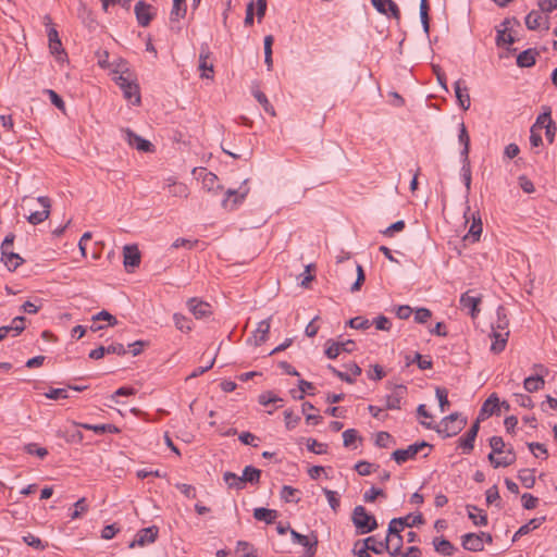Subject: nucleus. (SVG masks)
I'll list each match as a JSON object with an SVG mask.
<instances>
[{
  "label": "nucleus",
  "instance_id": "nucleus-10",
  "mask_svg": "<svg viewBox=\"0 0 557 557\" xmlns=\"http://www.w3.org/2000/svg\"><path fill=\"white\" fill-rule=\"evenodd\" d=\"M158 533L159 529L156 525L141 529L136 534L134 541L129 543L128 547L134 548L135 546H145L146 544L153 543L158 537Z\"/></svg>",
  "mask_w": 557,
  "mask_h": 557
},
{
  "label": "nucleus",
  "instance_id": "nucleus-1",
  "mask_svg": "<svg viewBox=\"0 0 557 557\" xmlns=\"http://www.w3.org/2000/svg\"><path fill=\"white\" fill-rule=\"evenodd\" d=\"M490 446L492 451L487 458L494 468H506L515 463L517 456L512 447L505 449L506 444L500 436H493L490 438Z\"/></svg>",
  "mask_w": 557,
  "mask_h": 557
},
{
  "label": "nucleus",
  "instance_id": "nucleus-45",
  "mask_svg": "<svg viewBox=\"0 0 557 557\" xmlns=\"http://www.w3.org/2000/svg\"><path fill=\"white\" fill-rule=\"evenodd\" d=\"M223 480L227 484L230 488H236V490H243L244 484L240 482L242 476H238L237 474L226 471L223 474Z\"/></svg>",
  "mask_w": 557,
  "mask_h": 557
},
{
  "label": "nucleus",
  "instance_id": "nucleus-61",
  "mask_svg": "<svg viewBox=\"0 0 557 557\" xmlns=\"http://www.w3.org/2000/svg\"><path fill=\"white\" fill-rule=\"evenodd\" d=\"M432 317V312L428 308H418L414 312V321L420 324H424Z\"/></svg>",
  "mask_w": 557,
  "mask_h": 557
},
{
  "label": "nucleus",
  "instance_id": "nucleus-16",
  "mask_svg": "<svg viewBox=\"0 0 557 557\" xmlns=\"http://www.w3.org/2000/svg\"><path fill=\"white\" fill-rule=\"evenodd\" d=\"M249 189L240 187L239 189H227L226 198L223 200L222 206L225 209L234 210L239 203L243 202Z\"/></svg>",
  "mask_w": 557,
  "mask_h": 557
},
{
  "label": "nucleus",
  "instance_id": "nucleus-2",
  "mask_svg": "<svg viewBox=\"0 0 557 557\" xmlns=\"http://www.w3.org/2000/svg\"><path fill=\"white\" fill-rule=\"evenodd\" d=\"M351 521L358 534L370 533L377 528L375 517L369 513L367 509L361 505H358L354 508Z\"/></svg>",
  "mask_w": 557,
  "mask_h": 557
},
{
  "label": "nucleus",
  "instance_id": "nucleus-29",
  "mask_svg": "<svg viewBox=\"0 0 557 557\" xmlns=\"http://www.w3.org/2000/svg\"><path fill=\"white\" fill-rule=\"evenodd\" d=\"M270 332V318L264 319L258 323V326L253 334V343L256 346H260L268 338Z\"/></svg>",
  "mask_w": 557,
  "mask_h": 557
},
{
  "label": "nucleus",
  "instance_id": "nucleus-30",
  "mask_svg": "<svg viewBox=\"0 0 557 557\" xmlns=\"http://www.w3.org/2000/svg\"><path fill=\"white\" fill-rule=\"evenodd\" d=\"M539 52L535 49H527L518 54L517 65L519 67H531L535 64Z\"/></svg>",
  "mask_w": 557,
  "mask_h": 557
},
{
  "label": "nucleus",
  "instance_id": "nucleus-15",
  "mask_svg": "<svg viewBox=\"0 0 557 557\" xmlns=\"http://www.w3.org/2000/svg\"><path fill=\"white\" fill-rule=\"evenodd\" d=\"M141 260L137 245H125L123 247V263L127 271L139 267Z\"/></svg>",
  "mask_w": 557,
  "mask_h": 557
},
{
  "label": "nucleus",
  "instance_id": "nucleus-28",
  "mask_svg": "<svg viewBox=\"0 0 557 557\" xmlns=\"http://www.w3.org/2000/svg\"><path fill=\"white\" fill-rule=\"evenodd\" d=\"M199 177H201L202 185L206 189L214 190L221 188L218 176L212 172H208L207 169L201 168L199 170Z\"/></svg>",
  "mask_w": 557,
  "mask_h": 557
},
{
  "label": "nucleus",
  "instance_id": "nucleus-13",
  "mask_svg": "<svg viewBox=\"0 0 557 557\" xmlns=\"http://www.w3.org/2000/svg\"><path fill=\"white\" fill-rule=\"evenodd\" d=\"M187 307L196 319L208 318L212 314L211 305L196 297L188 299Z\"/></svg>",
  "mask_w": 557,
  "mask_h": 557
},
{
  "label": "nucleus",
  "instance_id": "nucleus-6",
  "mask_svg": "<svg viewBox=\"0 0 557 557\" xmlns=\"http://www.w3.org/2000/svg\"><path fill=\"white\" fill-rule=\"evenodd\" d=\"M116 84L123 90L124 97L132 101L134 104L140 103V92L137 84L132 83L128 78L120 75L116 78Z\"/></svg>",
  "mask_w": 557,
  "mask_h": 557
},
{
  "label": "nucleus",
  "instance_id": "nucleus-43",
  "mask_svg": "<svg viewBox=\"0 0 557 557\" xmlns=\"http://www.w3.org/2000/svg\"><path fill=\"white\" fill-rule=\"evenodd\" d=\"M509 23H510L509 20H505L502 24L504 26V28L497 30V37H496L497 46H502L504 44L511 45L515 42V38L510 34H506V32L508 29L507 26Z\"/></svg>",
  "mask_w": 557,
  "mask_h": 557
},
{
  "label": "nucleus",
  "instance_id": "nucleus-35",
  "mask_svg": "<svg viewBox=\"0 0 557 557\" xmlns=\"http://www.w3.org/2000/svg\"><path fill=\"white\" fill-rule=\"evenodd\" d=\"M278 513L274 509H268L264 507H259L253 510L255 519L259 521H264L267 524H272L277 518Z\"/></svg>",
  "mask_w": 557,
  "mask_h": 557
},
{
  "label": "nucleus",
  "instance_id": "nucleus-27",
  "mask_svg": "<svg viewBox=\"0 0 557 557\" xmlns=\"http://www.w3.org/2000/svg\"><path fill=\"white\" fill-rule=\"evenodd\" d=\"M434 549L440 555L449 557L453 556L456 552V547L446 539L444 537H435L433 540Z\"/></svg>",
  "mask_w": 557,
  "mask_h": 557
},
{
  "label": "nucleus",
  "instance_id": "nucleus-19",
  "mask_svg": "<svg viewBox=\"0 0 557 557\" xmlns=\"http://www.w3.org/2000/svg\"><path fill=\"white\" fill-rule=\"evenodd\" d=\"M37 200L40 203V206L42 207V210L32 212L27 216V221L33 225H37V224L44 222L45 220H47L49 218V214H50V199L48 197L40 196V197H38Z\"/></svg>",
  "mask_w": 557,
  "mask_h": 557
},
{
  "label": "nucleus",
  "instance_id": "nucleus-4",
  "mask_svg": "<svg viewBox=\"0 0 557 557\" xmlns=\"http://www.w3.org/2000/svg\"><path fill=\"white\" fill-rule=\"evenodd\" d=\"M425 447H429L431 449L432 445H430L425 441L411 444L407 448L396 449L392 454V459H394L398 465H401L410 459H414L418 453Z\"/></svg>",
  "mask_w": 557,
  "mask_h": 557
},
{
  "label": "nucleus",
  "instance_id": "nucleus-9",
  "mask_svg": "<svg viewBox=\"0 0 557 557\" xmlns=\"http://www.w3.org/2000/svg\"><path fill=\"white\" fill-rule=\"evenodd\" d=\"M153 8L140 0L135 4L134 12L139 26L147 27L154 17Z\"/></svg>",
  "mask_w": 557,
  "mask_h": 557
},
{
  "label": "nucleus",
  "instance_id": "nucleus-56",
  "mask_svg": "<svg viewBox=\"0 0 557 557\" xmlns=\"http://www.w3.org/2000/svg\"><path fill=\"white\" fill-rule=\"evenodd\" d=\"M298 493L297 488H294L289 485H284L281 490V498L286 503L298 502L299 499H295V495Z\"/></svg>",
  "mask_w": 557,
  "mask_h": 557
},
{
  "label": "nucleus",
  "instance_id": "nucleus-17",
  "mask_svg": "<svg viewBox=\"0 0 557 557\" xmlns=\"http://www.w3.org/2000/svg\"><path fill=\"white\" fill-rule=\"evenodd\" d=\"M211 52L208 44H202L200 46L199 53V70L201 71V77L203 78H212L213 77V64L208 63V59L210 58Z\"/></svg>",
  "mask_w": 557,
  "mask_h": 557
},
{
  "label": "nucleus",
  "instance_id": "nucleus-52",
  "mask_svg": "<svg viewBox=\"0 0 557 557\" xmlns=\"http://www.w3.org/2000/svg\"><path fill=\"white\" fill-rule=\"evenodd\" d=\"M278 401L282 403L283 399L273 394L272 392H264L260 394L258 397V403L262 406H268L270 404H275Z\"/></svg>",
  "mask_w": 557,
  "mask_h": 557
},
{
  "label": "nucleus",
  "instance_id": "nucleus-20",
  "mask_svg": "<svg viewBox=\"0 0 557 557\" xmlns=\"http://www.w3.org/2000/svg\"><path fill=\"white\" fill-rule=\"evenodd\" d=\"M407 393V387L403 384L394 385L393 393L387 395L386 398V409L388 410H398L400 409V401Z\"/></svg>",
  "mask_w": 557,
  "mask_h": 557
},
{
  "label": "nucleus",
  "instance_id": "nucleus-46",
  "mask_svg": "<svg viewBox=\"0 0 557 557\" xmlns=\"http://www.w3.org/2000/svg\"><path fill=\"white\" fill-rule=\"evenodd\" d=\"M461 176H462L467 193H469L471 189V166H470L469 157H467V159H462Z\"/></svg>",
  "mask_w": 557,
  "mask_h": 557
},
{
  "label": "nucleus",
  "instance_id": "nucleus-44",
  "mask_svg": "<svg viewBox=\"0 0 557 557\" xmlns=\"http://www.w3.org/2000/svg\"><path fill=\"white\" fill-rule=\"evenodd\" d=\"M429 10H430L429 1L421 0V2H420V20H421V24L423 26V30L426 35H429V32H430Z\"/></svg>",
  "mask_w": 557,
  "mask_h": 557
},
{
  "label": "nucleus",
  "instance_id": "nucleus-64",
  "mask_svg": "<svg viewBox=\"0 0 557 557\" xmlns=\"http://www.w3.org/2000/svg\"><path fill=\"white\" fill-rule=\"evenodd\" d=\"M357 438H359L358 432L355 429H348L343 432V444L345 447H350Z\"/></svg>",
  "mask_w": 557,
  "mask_h": 557
},
{
  "label": "nucleus",
  "instance_id": "nucleus-53",
  "mask_svg": "<svg viewBox=\"0 0 557 557\" xmlns=\"http://www.w3.org/2000/svg\"><path fill=\"white\" fill-rule=\"evenodd\" d=\"M435 394L436 398L438 399L441 411L444 412L446 407L449 406L448 392L445 387H436Z\"/></svg>",
  "mask_w": 557,
  "mask_h": 557
},
{
  "label": "nucleus",
  "instance_id": "nucleus-5",
  "mask_svg": "<svg viewBox=\"0 0 557 557\" xmlns=\"http://www.w3.org/2000/svg\"><path fill=\"white\" fill-rule=\"evenodd\" d=\"M426 429H434L440 435L445 437H451L457 435L467 424L466 419H461L458 423H445L441 422L440 425L433 426L431 423L421 422Z\"/></svg>",
  "mask_w": 557,
  "mask_h": 557
},
{
  "label": "nucleus",
  "instance_id": "nucleus-24",
  "mask_svg": "<svg viewBox=\"0 0 557 557\" xmlns=\"http://www.w3.org/2000/svg\"><path fill=\"white\" fill-rule=\"evenodd\" d=\"M462 547L470 552H482L484 549L479 533H467L462 535Z\"/></svg>",
  "mask_w": 557,
  "mask_h": 557
},
{
  "label": "nucleus",
  "instance_id": "nucleus-58",
  "mask_svg": "<svg viewBox=\"0 0 557 557\" xmlns=\"http://www.w3.org/2000/svg\"><path fill=\"white\" fill-rule=\"evenodd\" d=\"M25 321H26V319L23 315L15 317L12 320L10 329H12V331H13V336H17L25 330Z\"/></svg>",
  "mask_w": 557,
  "mask_h": 557
},
{
  "label": "nucleus",
  "instance_id": "nucleus-33",
  "mask_svg": "<svg viewBox=\"0 0 557 557\" xmlns=\"http://www.w3.org/2000/svg\"><path fill=\"white\" fill-rule=\"evenodd\" d=\"M458 141L462 146L460 156L462 159H467L470 152V136L463 122L459 125Z\"/></svg>",
  "mask_w": 557,
  "mask_h": 557
},
{
  "label": "nucleus",
  "instance_id": "nucleus-3",
  "mask_svg": "<svg viewBox=\"0 0 557 557\" xmlns=\"http://www.w3.org/2000/svg\"><path fill=\"white\" fill-rule=\"evenodd\" d=\"M500 310L502 308L498 309L497 311V314H498V324H497V329H499L500 331H497L495 329V326H493V333H492V336H493V343L491 345V350L494 352V354H499L502 352L505 347H506V344H507V337L509 335V332L508 331H505L506 326H507V321L504 319L500 318Z\"/></svg>",
  "mask_w": 557,
  "mask_h": 557
},
{
  "label": "nucleus",
  "instance_id": "nucleus-60",
  "mask_svg": "<svg viewBox=\"0 0 557 557\" xmlns=\"http://www.w3.org/2000/svg\"><path fill=\"white\" fill-rule=\"evenodd\" d=\"M482 233V222H481V219L479 218L478 220L473 219V222L469 228V233H468V236H471L473 239V242H478L479 238H480V235Z\"/></svg>",
  "mask_w": 557,
  "mask_h": 557
},
{
  "label": "nucleus",
  "instance_id": "nucleus-34",
  "mask_svg": "<svg viewBox=\"0 0 557 557\" xmlns=\"http://www.w3.org/2000/svg\"><path fill=\"white\" fill-rule=\"evenodd\" d=\"M545 385L543 375L536 374L524 379L523 387L529 393H534L542 389Z\"/></svg>",
  "mask_w": 557,
  "mask_h": 557
},
{
  "label": "nucleus",
  "instance_id": "nucleus-47",
  "mask_svg": "<svg viewBox=\"0 0 557 557\" xmlns=\"http://www.w3.org/2000/svg\"><path fill=\"white\" fill-rule=\"evenodd\" d=\"M541 20H542V15L540 12L537 11H531L527 16H525V25L529 29L531 30H535L540 27L541 25Z\"/></svg>",
  "mask_w": 557,
  "mask_h": 557
},
{
  "label": "nucleus",
  "instance_id": "nucleus-51",
  "mask_svg": "<svg viewBox=\"0 0 557 557\" xmlns=\"http://www.w3.org/2000/svg\"><path fill=\"white\" fill-rule=\"evenodd\" d=\"M315 270V265L313 263H310L306 265L305 272L299 275L301 277L300 286L308 287L309 284L314 280V275L311 274V271Z\"/></svg>",
  "mask_w": 557,
  "mask_h": 557
},
{
  "label": "nucleus",
  "instance_id": "nucleus-49",
  "mask_svg": "<svg viewBox=\"0 0 557 557\" xmlns=\"http://www.w3.org/2000/svg\"><path fill=\"white\" fill-rule=\"evenodd\" d=\"M307 448H308V450H310L314 454H318V455H322L327 451V445L324 443H319L314 438L307 440Z\"/></svg>",
  "mask_w": 557,
  "mask_h": 557
},
{
  "label": "nucleus",
  "instance_id": "nucleus-22",
  "mask_svg": "<svg viewBox=\"0 0 557 557\" xmlns=\"http://www.w3.org/2000/svg\"><path fill=\"white\" fill-rule=\"evenodd\" d=\"M454 89H455V95H456L459 106L463 110H468L470 108L471 100H470L469 89H468L465 81H462V79L456 81L454 84Z\"/></svg>",
  "mask_w": 557,
  "mask_h": 557
},
{
  "label": "nucleus",
  "instance_id": "nucleus-41",
  "mask_svg": "<svg viewBox=\"0 0 557 557\" xmlns=\"http://www.w3.org/2000/svg\"><path fill=\"white\" fill-rule=\"evenodd\" d=\"M518 478L525 488H532L535 485V475L532 469H521Z\"/></svg>",
  "mask_w": 557,
  "mask_h": 557
},
{
  "label": "nucleus",
  "instance_id": "nucleus-14",
  "mask_svg": "<svg viewBox=\"0 0 557 557\" xmlns=\"http://www.w3.org/2000/svg\"><path fill=\"white\" fill-rule=\"evenodd\" d=\"M290 535L295 543H298L306 548V555L308 557H313L315 555L318 546L317 535L312 534L311 537H309L296 532L295 530H290Z\"/></svg>",
  "mask_w": 557,
  "mask_h": 557
},
{
  "label": "nucleus",
  "instance_id": "nucleus-59",
  "mask_svg": "<svg viewBox=\"0 0 557 557\" xmlns=\"http://www.w3.org/2000/svg\"><path fill=\"white\" fill-rule=\"evenodd\" d=\"M285 425L287 430H293L297 426L300 421V417L294 414L292 410H285L284 412Z\"/></svg>",
  "mask_w": 557,
  "mask_h": 557
},
{
  "label": "nucleus",
  "instance_id": "nucleus-7",
  "mask_svg": "<svg viewBox=\"0 0 557 557\" xmlns=\"http://www.w3.org/2000/svg\"><path fill=\"white\" fill-rule=\"evenodd\" d=\"M423 522L422 515H418L416 517L407 516L401 518H394L388 523L389 534L401 533L405 527L412 528L416 524H420Z\"/></svg>",
  "mask_w": 557,
  "mask_h": 557
},
{
  "label": "nucleus",
  "instance_id": "nucleus-11",
  "mask_svg": "<svg viewBox=\"0 0 557 557\" xmlns=\"http://www.w3.org/2000/svg\"><path fill=\"white\" fill-rule=\"evenodd\" d=\"M480 430L479 420H476L471 428L458 440V447L462 449L463 454H470L473 450L474 442Z\"/></svg>",
  "mask_w": 557,
  "mask_h": 557
},
{
  "label": "nucleus",
  "instance_id": "nucleus-12",
  "mask_svg": "<svg viewBox=\"0 0 557 557\" xmlns=\"http://www.w3.org/2000/svg\"><path fill=\"white\" fill-rule=\"evenodd\" d=\"M355 346H356V344L351 339H347L342 343L334 342V341L330 339L326 342L325 355L330 359H335L338 357L341 351L351 352L355 349Z\"/></svg>",
  "mask_w": 557,
  "mask_h": 557
},
{
  "label": "nucleus",
  "instance_id": "nucleus-50",
  "mask_svg": "<svg viewBox=\"0 0 557 557\" xmlns=\"http://www.w3.org/2000/svg\"><path fill=\"white\" fill-rule=\"evenodd\" d=\"M348 325L351 329H356V330H367L372 325V323L368 319L359 315V317H355V318L350 319L348 321Z\"/></svg>",
  "mask_w": 557,
  "mask_h": 557
},
{
  "label": "nucleus",
  "instance_id": "nucleus-40",
  "mask_svg": "<svg viewBox=\"0 0 557 557\" xmlns=\"http://www.w3.org/2000/svg\"><path fill=\"white\" fill-rule=\"evenodd\" d=\"M173 321L174 325L177 330L181 332H190L193 330V323L191 320L182 313H174L173 314Z\"/></svg>",
  "mask_w": 557,
  "mask_h": 557
},
{
  "label": "nucleus",
  "instance_id": "nucleus-48",
  "mask_svg": "<svg viewBox=\"0 0 557 557\" xmlns=\"http://www.w3.org/2000/svg\"><path fill=\"white\" fill-rule=\"evenodd\" d=\"M253 96L257 99V101L262 106V108L264 109L265 112H268L272 116L275 115V110H274L273 106L270 103L267 96L262 91L257 90L253 92Z\"/></svg>",
  "mask_w": 557,
  "mask_h": 557
},
{
  "label": "nucleus",
  "instance_id": "nucleus-63",
  "mask_svg": "<svg viewBox=\"0 0 557 557\" xmlns=\"http://www.w3.org/2000/svg\"><path fill=\"white\" fill-rule=\"evenodd\" d=\"M23 541L25 544L36 549H45L46 547L41 540L32 533H28L27 535L23 536Z\"/></svg>",
  "mask_w": 557,
  "mask_h": 557
},
{
  "label": "nucleus",
  "instance_id": "nucleus-55",
  "mask_svg": "<svg viewBox=\"0 0 557 557\" xmlns=\"http://www.w3.org/2000/svg\"><path fill=\"white\" fill-rule=\"evenodd\" d=\"M544 521L545 517L531 519L528 523L520 527V533L527 535L531 531L537 529Z\"/></svg>",
  "mask_w": 557,
  "mask_h": 557
},
{
  "label": "nucleus",
  "instance_id": "nucleus-32",
  "mask_svg": "<svg viewBox=\"0 0 557 557\" xmlns=\"http://www.w3.org/2000/svg\"><path fill=\"white\" fill-rule=\"evenodd\" d=\"M47 36L49 40V49L52 54H60L64 52L59 33L53 26L48 28Z\"/></svg>",
  "mask_w": 557,
  "mask_h": 557
},
{
  "label": "nucleus",
  "instance_id": "nucleus-62",
  "mask_svg": "<svg viewBox=\"0 0 557 557\" xmlns=\"http://www.w3.org/2000/svg\"><path fill=\"white\" fill-rule=\"evenodd\" d=\"M521 500H522L523 508L527 509V510L534 509L537 506V504H539V498L533 496L530 493H524L521 496Z\"/></svg>",
  "mask_w": 557,
  "mask_h": 557
},
{
  "label": "nucleus",
  "instance_id": "nucleus-57",
  "mask_svg": "<svg viewBox=\"0 0 557 557\" xmlns=\"http://www.w3.org/2000/svg\"><path fill=\"white\" fill-rule=\"evenodd\" d=\"M92 321H107L110 326H114L117 323V320L110 312L102 310L92 317Z\"/></svg>",
  "mask_w": 557,
  "mask_h": 557
},
{
  "label": "nucleus",
  "instance_id": "nucleus-39",
  "mask_svg": "<svg viewBox=\"0 0 557 557\" xmlns=\"http://www.w3.org/2000/svg\"><path fill=\"white\" fill-rule=\"evenodd\" d=\"M363 547L366 549L373 552L374 554H382L387 548V544L385 540L382 542H377L374 536H369L362 541Z\"/></svg>",
  "mask_w": 557,
  "mask_h": 557
},
{
  "label": "nucleus",
  "instance_id": "nucleus-26",
  "mask_svg": "<svg viewBox=\"0 0 557 557\" xmlns=\"http://www.w3.org/2000/svg\"><path fill=\"white\" fill-rule=\"evenodd\" d=\"M1 260L9 271H15L23 262V258L11 250L1 251Z\"/></svg>",
  "mask_w": 557,
  "mask_h": 557
},
{
  "label": "nucleus",
  "instance_id": "nucleus-21",
  "mask_svg": "<svg viewBox=\"0 0 557 557\" xmlns=\"http://www.w3.org/2000/svg\"><path fill=\"white\" fill-rule=\"evenodd\" d=\"M498 409H499V398H498V396L495 393H493L483 403V405H482V407L480 409V412H479V417H478L476 420H479V422L481 420H485L490 416L497 413Z\"/></svg>",
  "mask_w": 557,
  "mask_h": 557
},
{
  "label": "nucleus",
  "instance_id": "nucleus-18",
  "mask_svg": "<svg viewBox=\"0 0 557 557\" xmlns=\"http://www.w3.org/2000/svg\"><path fill=\"white\" fill-rule=\"evenodd\" d=\"M377 12L400 20V11L393 0H371Z\"/></svg>",
  "mask_w": 557,
  "mask_h": 557
},
{
  "label": "nucleus",
  "instance_id": "nucleus-37",
  "mask_svg": "<svg viewBox=\"0 0 557 557\" xmlns=\"http://www.w3.org/2000/svg\"><path fill=\"white\" fill-rule=\"evenodd\" d=\"M406 367H409L412 363H417L420 370L431 369L433 362L430 357L424 358L421 354L416 352L411 358L409 355H406Z\"/></svg>",
  "mask_w": 557,
  "mask_h": 557
},
{
  "label": "nucleus",
  "instance_id": "nucleus-8",
  "mask_svg": "<svg viewBox=\"0 0 557 557\" xmlns=\"http://www.w3.org/2000/svg\"><path fill=\"white\" fill-rule=\"evenodd\" d=\"M122 133L124 134V139L127 141V144L132 147H135L138 151H153V145L149 140L135 134L132 129L124 128L122 129Z\"/></svg>",
  "mask_w": 557,
  "mask_h": 557
},
{
  "label": "nucleus",
  "instance_id": "nucleus-23",
  "mask_svg": "<svg viewBox=\"0 0 557 557\" xmlns=\"http://www.w3.org/2000/svg\"><path fill=\"white\" fill-rule=\"evenodd\" d=\"M481 302V298L476 296H471L470 292H466L460 297V305L463 309H468L469 313L472 318H475L479 313V304Z\"/></svg>",
  "mask_w": 557,
  "mask_h": 557
},
{
  "label": "nucleus",
  "instance_id": "nucleus-54",
  "mask_svg": "<svg viewBox=\"0 0 557 557\" xmlns=\"http://www.w3.org/2000/svg\"><path fill=\"white\" fill-rule=\"evenodd\" d=\"M24 451L29 455H36L39 458H45L48 455V450L45 447H38L35 443H29L24 446Z\"/></svg>",
  "mask_w": 557,
  "mask_h": 557
},
{
  "label": "nucleus",
  "instance_id": "nucleus-38",
  "mask_svg": "<svg viewBox=\"0 0 557 557\" xmlns=\"http://www.w3.org/2000/svg\"><path fill=\"white\" fill-rule=\"evenodd\" d=\"M261 471L252 466H246L240 482L245 485V483L258 484L260 481Z\"/></svg>",
  "mask_w": 557,
  "mask_h": 557
},
{
  "label": "nucleus",
  "instance_id": "nucleus-25",
  "mask_svg": "<svg viewBox=\"0 0 557 557\" xmlns=\"http://www.w3.org/2000/svg\"><path fill=\"white\" fill-rule=\"evenodd\" d=\"M385 543L387 544V548L385 549V552H387L391 556L400 555V550L403 547V536L400 535V533L389 534V531L387 530Z\"/></svg>",
  "mask_w": 557,
  "mask_h": 557
},
{
  "label": "nucleus",
  "instance_id": "nucleus-36",
  "mask_svg": "<svg viewBox=\"0 0 557 557\" xmlns=\"http://www.w3.org/2000/svg\"><path fill=\"white\" fill-rule=\"evenodd\" d=\"M78 426L94 431L97 434H103V433H120V429L114 424H89V423H78Z\"/></svg>",
  "mask_w": 557,
  "mask_h": 557
},
{
  "label": "nucleus",
  "instance_id": "nucleus-42",
  "mask_svg": "<svg viewBox=\"0 0 557 557\" xmlns=\"http://www.w3.org/2000/svg\"><path fill=\"white\" fill-rule=\"evenodd\" d=\"M186 0H173V7L171 10V21H178L186 14Z\"/></svg>",
  "mask_w": 557,
  "mask_h": 557
},
{
  "label": "nucleus",
  "instance_id": "nucleus-31",
  "mask_svg": "<svg viewBox=\"0 0 557 557\" xmlns=\"http://www.w3.org/2000/svg\"><path fill=\"white\" fill-rule=\"evenodd\" d=\"M466 508L468 517L472 520L474 525L482 527L487 524V516L483 510L474 505H467Z\"/></svg>",
  "mask_w": 557,
  "mask_h": 557
}]
</instances>
